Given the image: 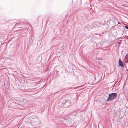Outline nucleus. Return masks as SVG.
<instances>
[{
  "mask_svg": "<svg viewBox=\"0 0 128 128\" xmlns=\"http://www.w3.org/2000/svg\"><path fill=\"white\" fill-rule=\"evenodd\" d=\"M125 27L127 29H128V25L125 26Z\"/></svg>",
  "mask_w": 128,
  "mask_h": 128,
  "instance_id": "obj_7",
  "label": "nucleus"
},
{
  "mask_svg": "<svg viewBox=\"0 0 128 128\" xmlns=\"http://www.w3.org/2000/svg\"><path fill=\"white\" fill-rule=\"evenodd\" d=\"M85 28H88V30L92 29L93 28L91 25H87L86 26Z\"/></svg>",
  "mask_w": 128,
  "mask_h": 128,
  "instance_id": "obj_5",
  "label": "nucleus"
},
{
  "mask_svg": "<svg viewBox=\"0 0 128 128\" xmlns=\"http://www.w3.org/2000/svg\"><path fill=\"white\" fill-rule=\"evenodd\" d=\"M119 66L121 67H123L124 66L123 64L120 59H119L118 62Z\"/></svg>",
  "mask_w": 128,
  "mask_h": 128,
  "instance_id": "obj_4",
  "label": "nucleus"
},
{
  "mask_svg": "<svg viewBox=\"0 0 128 128\" xmlns=\"http://www.w3.org/2000/svg\"><path fill=\"white\" fill-rule=\"evenodd\" d=\"M117 96V94L116 93H112L110 94H109L108 97L106 100L107 101H109L114 100Z\"/></svg>",
  "mask_w": 128,
  "mask_h": 128,
  "instance_id": "obj_2",
  "label": "nucleus"
},
{
  "mask_svg": "<svg viewBox=\"0 0 128 128\" xmlns=\"http://www.w3.org/2000/svg\"><path fill=\"white\" fill-rule=\"evenodd\" d=\"M126 62H128V59L127 60V61H126Z\"/></svg>",
  "mask_w": 128,
  "mask_h": 128,
  "instance_id": "obj_8",
  "label": "nucleus"
},
{
  "mask_svg": "<svg viewBox=\"0 0 128 128\" xmlns=\"http://www.w3.org/2000/svg\"><path fill=\"white\" fill-rule=\"evenodd\" d=\"M59 103V104H60L61 106H64L65 108L68 107L70 105V102L68 100H62Z\"/></svg>",
  "mask_w": 128,
  "mask_h": 128,
  "instance_id": "obj_1",
  "label": "nucleus"
},
{
  "mask_svg": "<svg viewBox=\"0 0 128 128\" xmlns=\"http://www.w3.org/2000/svg\"><path fill=\"white\" fill-rule=\"evenodd\" d=\"M127 55L128 56V53L127 54Z\"/></svg>",
  "mask_w": 128,
  "mask_h": 128,
  "instance_id": "obj_9",
  "label": "nucleus"
},
{
  "mask_svg": "<svg viewBox=\"0 0 128 128\" xmlns=\"http://www.w3.org/2000/svg\"><path fill=\"white\" fill-rule=\"evenodd\" d=\"M60 121H62V122H64L65 123H66V120L65 119H64V120L62 119V120H61Z\"/></svg>",
  "mask_w": 128,
  "mask_h": 128,
  "instance_id": "obj_6",
  "label": "nucleus"
},
{
  "mask_svg": "<svg viewBox=\"0 0 128 128\" xmlns=\"http://www.w3.org/2000/svg\"><path fill=\"white\" fill-rule=\"evenodd\" d=\"M91 25L93 28L96 26L98 28L101 26L103 27V26H104V24L100 23L98 21H96L92 23Z\"/></svg>",
  "mask_w": 128,
  "mask_h": 128,
  "instance_id": "obj_3",
  "label": "nucleus"
}]
</instances>
